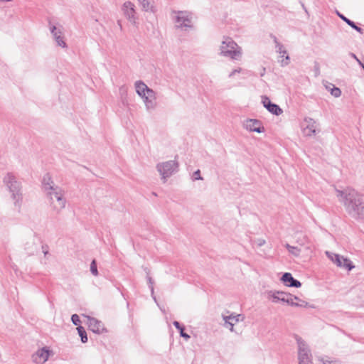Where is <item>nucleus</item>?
<instances>
[{
    "label": "nucleus",
    "instance_id": "nucleus-5",
    "mask_svg": "<svg viewBox=\"0 0 364 364\" xmlns=\"http://www.w3.org/2000/svg\"><path fill=\"white\" fill-rule=\"evenodd\" d=\"M172 18L176 27L183 31H187L193 28V15L187 11H173Z\"/></svg>",
    "mask_w": 364,
    "mask_h": 364
},
{
    "label": "nucleus",
    "instance_id": "nucleus-3",
    "mask_svg": "<svg viewBox=\"0 0 364 364\" xmlns=\"http://www.w3.org/2000/svg\"><path fill=\"white\" fill-rule=\"evenodd\" d=\"M3 183L11 193L14 206L20 208L22 203L21 185L12 173H8L3 178Z\"/></svg>",
    "mask_w": 364,
    "mask_h": 364
},
{
    "label": "nucleus",
    "instance_id": "nucleus-16",
    "mask_svg": "<svg viewBox=\"0 0 364 364\" xmlns=\"http://www.w3.org/2000/svg\"><path fill=\"white\" fill-rule=\"evenodd\" d=\"M274 42L275 43L277 52L280 55L279 58H284V59L281 60L282 66L287 65L289 63V56L287 55V50L284 48V46L277 41L275 36H274Z\"/></svg>",
    "mask_w": 364,
    "mask_h": 364
},
{
    "label": "nucleus",
    "instance_id": "nucleus-9",
    "mask_svg": "<svg viewBox=\"0 0 364 364\" xmlns=\"http://www.w3.org/2000/svg\"><path fill=\"white\" fill-rule=\"evenodd\" d=\"M122 12L127 19L134 26L137 24L138 16L135 9V5L131 1H126L122 7Z\"/></svg>",
    "mask_w": 364,
    "mask_h": 364
},
{
    "label": "nucleus",
    "instance_id": "nucleus-30",
    "mask_svg": "<svg viewBox=\"0 0 364 364\" xmlns=\"http://www.w3.org/2000/svg\"><path fill=\"white\" fill-rule=\"evenodd\" d=\"M71 321L73 323L75 326H80L81 321L80 317L77 314H73L71 316Z\"/></svg>",
    "mask_w": 364,
    "mask_h": 364
},
{
    "label": "nucleus",
    "instance_id": "nucleus-19",
    "mask_svg": "<svg viewBox=\"0 0 364 364\" xmlns=\"http://www.w3.org/2000/svg\"><path fill=\"white\" fill-rule=\"evenodd\" d=\"M242 317L241 314L236 316H223V320L225 321V326L227 328H230L231 331H233L234 326L240 321V318Z\"/></svg>",
    "mask_w": 364,
    "mask_h": 364
},
{
    "label": "nucleus",
    "instance_id": "nucleus-32",
    "mask_svg": "<svg viewBox=\"0 0 364 364\" xmlns=\"http://www.w3.org/2000/svg\"><path fill=\"white\" fill-rule=\"evenodd\" d=\"M242 71V68H238L237 69H235L233 70L230 74H229V77L231 78V77H233L235 76V74L237 73H241Z\"/></svg>",
    "mask_w": 364,
    "mask_h": 364
},
{
    "label": "nucleus",
    "instance_id": "nucleus-38",
    "mask_svg": "<svg viewBox=\"0 0 364 364\" xmlns=\"http://www.w3.org/2000/svg\"><path fill=\"white\" fill-rule=\"evenodd\" d=\"M323 364H336V363H335L332 361H329V360H325V361L323 360Z\"/></svg>",
    "mask_w": 364,
    "mask_h": 364
},
{
    "label": "nucleus",
    "instance_id": "nucleus-13",
    "mask_svg": "<svg viewBox=\"0 0 364 364\" xmlns=\"http://www.w3.org/2000/svg\"><path fill=\"white\" fill-rule=\"evenodd\" d=\"M144 103L146 109L147 111L154 110L157 106L156 103V93L151 90L146 93V95L141 97Z\"/></svg>",
    "mask_w": 364,
    "mask_h": 364
},
{
    "label": "nucleus",
    "instance_id": "nucleus-21",
    "mask_svg": "<svg viewBox=\"0 0 364 364\" xmlns=\"http://www.w3.org/2000/svg\"><path fill=\"white\" fill-rule=\"evenodd\" d=\"M138 2L141 6L142 11L154 14L156 12V9L154 6L152 0H138Z\"/></svg>",
    "mask_w": 364,
    "mask_h": 364
},
{
    "label": "nucleus",
    "instance_id": "nucleus-1",
    "mask_svg": "<svg viewBox=\"0 0 364 364\" xmlns=\"http://www.w3.org/2000/svg\"><path fill=\"white\" fill-rule=\"evenodd\" d=\"M338 201L348 214L355 219H364V202L362 196L353 188L346 187L335 189Z\"/></svg>",
    "mask_w": 364,
    "mask_h": 364
},
{
    "label": "nucleus",
    "instance_id": "nucleus-35",
    "mask_svg": "<svg viewBox=\"0 0 364 364\" xmlns=\"http://www.w3.org/2000/svg\"><path fill=\"white\" fill-rule=\"evenodd\" d=\"M148 281H149V283L150 284V288H151V293L154 294V287H153L152 279L151 277H149Z\"/></svg>",
    "mask_w": 364,
    "mask_h": 364
},
{
    "label": "nucleus",
    "instance_id": "nucleus-28",
    "mask_svg": "<svg viewBox=\"0 0 364 364\" xmlns=\"http://www.w3.org/2000/svg\"><path fill=\"white\" fill-rule=\"evenodd\" d=\"M331 94L335 97H339L341 95V91L338 87H333L331 89Z\"/></svg>",
    "mask_w": 364,
    "mask_h": 364
},
{
    "label": "nucleus",
    "instance_id": "nucleus-11",
    "mask_svg": "<svg viewBox=\"0 0 364 364\" xmlns=\"http://www.w3.org/2000/svg\"><path fill=\"white\" fill-rule=\"evenodd\" d=\"M318 123L311 117H305L303 124V133L306 136H311L317 133Z\"/></svg>",
    "mask_w": 364,
    "mask_h": 364
},
{
    "label": "nucleus",
    "instance_id": "nucleus-39",
    "mask_svg": "<svg viewBox=\"0 0 364 364\" xmlns=\"http://www.w3.org/2000/svg\"><path fill=\"white\" fill-rule=\"evenodd\" d=\"M43 253H44V255H46L48 253V250H46L44 247H43Z\"/></svg>",
    "mask_w": 364,
    "mask_h": 364
},
{
    "label": "nucleus",
    "instance_id": "nucleus-25",
    "mask_svg": "<svg viewBox=\"0 0 364 364\" xmlns=\"http://www.w3.org/2000/svg\"><path fill=\"white\" fill-rule=\"evenodd\" d=\"M341 267L346 269L348 271H350L355 267V266L353 264L352 262L349 259L343 257L342 261V267Z\"/></svg>",
    "mask_w": 364,
    "mask_h": 364
},
{
    "label": "nucleus",
    "instance_id": "nucleus-8",
    "mask_svg": "<svg viewBox=\"0 0 364 364\" xmlns=\"http://www.w3.org/2000/svg\"><path fill=\"white\" fill-rule=\"evenodd\" d=\"M298 345V361L299 364H313L312 355L309 346L300 337L296 338Z\"/></svg>",
    "mask_w": 364,
    "mask_h": 364
},
{
    "label": "nucleus",
    "instance_id": "nucleus-14",
    "mask_svg": "<svg viewBox=\"0 0 364 364\" xmlns=\"http://www.w3.org/2000/svg\"><path fill=\"white\" fill-rule=\"evenodd\" d=\"M243 127L245 129H247L249 132L262 133L264 130L261 122L258 119H246L243 122Z\"/></svg>",
    "mask_w": 364,
    "mask_h": 364
},
{
    "label": "nucleus",
    "instance_id": "nucleus-26",
    "mask_svg": "<svg viewBox=\"0 0 364 364\" xmlns=\"http://www.w3.org/2000/svg\"><path fill=\"white\" fill-rule=\"evenodd\" d=\"M77 330L78 331L79 336L81 338L82 342L86 343L87 341V333H86L85 330L84 329V328L82 326H79L77 328Z\"/></svg>",
    "mask_w": 364,
    "mask_h": 364
},
{
    "label": "nucleus",
    "instance_id": "nucleus-41",
    "mask_svg": "<svg viewBox=\"0 0 364 364\" xmlns=\"http://www.w3.org/2000/svg\"><path fill=\"white\" fill-rule=\"evenodd\" d=\"M120 91H121V92H122V91H123V92H126L127 90H126V88H125V87H121V88H120Z\"/></svg>",
    "mask_w": 364,
    "mask_h": 364
},
{
    "label": "nucleus",
    "instance_id": "nucleus-34",
    "mask_svg": "<svg viewBox=\"0 0 364 364\" xmlns=\"http://www.w3.org/2000/svg\"><path fill=\"white\" fill-rule=\"evenodd\" d=\"M180 336L184 338L186 340H188L190 338V336L185 333L183 329H181Z\"/></svg>",
    "mask_w": 364,
    "mask_h": 364
},
{
    "label": "nucleus",
    "instance_id": "nucleus-4",
    "mask_svg": "<svg viewBox=\"0 0 364 364\" xmlns=\"http://www.w3.org/2000/svg\"><path fill=\"white\" fill-rule=\"evenodd\" d=\"M220 54L232 60H240L242 57V51L241 47L231 38L223 37V40L220 46Z\"/></svg>",
    "mask_w": 364,
    "mask_h": 364
},
{
    "label": "nucleus",
    "instance_id": "nucleus-12",
    "mask_svg": "<svg viewBox=\"0 0 364 364\" xmlns=\"http://www.w3.org/2000/svg\"><path fill=\"white\" fill-rule=\"evenodd\" d=\"M50 31L58 46L63 48H67V44L64 41L63 27L52 25L50 26Z\"/></svg>",
    "mask_w": 364,
    "mask_h": 364
},
{
    "label": "nucleus",
    "instance_id": "nucleus-6",
    "mask_svg": "<svg viewBox=\"0 0 364 364\" xmlns=\"http://www.w3.org/2000/svg\"><path fill=\"white\" fill-rule=\"evenodd\" d=\"M178 169V163L176 160H170L157 164L156 170L161 175V178L164 183Z\"/></svg>",
    "mask_w": 364,
    "mask_h": 364
},
{
    "label": "nucleus",
    "instance_id": "nucleus-40",
    "mask_svg": "<svg viewBox=\"0 0 364 364\" xmlns=\"http://www.w3.org/2000/svg\"><path fill=\"white\" fill-rule=\"evenodd\" d=\"M301 301H303L299 299V300H294V302H296V303H301Z\"/></svg>",
    "mask_w": 364,
    "mask_h": 364
},
{
    "label": "nucleus",
    "instance_id": "nucleus-31",
    "mask_svg": "<svg viewBox=\"0 0 364 364\" xmlns=\"http://www.w3.org/2000/svg\"><path fill=\"white\" fill-rule=\"evenodd\" d=\"M192 179L193 181H196V180H203V177H201L200 176V170H197L196 171L193 173V176H192Z\"/></svg>",
    "mask_w": 364,
    "mask_h": 364
},
{
    "label": "nucleus",
    "instance_id": "nucleus-15",
    "mask_svg": "<svg viewBox=\"0 0 364 364\" xmlns=\"http://www.w3.org/2000/svg\"><path fill=\"white\" fill-rule=\"evenodd\" d=\"M87 320L89 328L94 333H101L105 331L102 321L90 316H84Z\"/></svg>",
    "mask_w": 364,
    "mask_h": 364
},
{
    "label": "nucleus",
    "instance_id": "nucleus-20",
    "mask_svg": "<svg viewBox=\"0 0 364 364\" xmlns=\"http://www.w3.org/2000/svg\"><path fill=\"white\" fill-rule=\"evenodd\" d=\"M136 92L141 97L146 95L147 92L151 91L152 89L149 88L143 81L137 80L134 83Z\"/></svg>",
    "mask_w": 364,
    "mask_h": 364
},
{
    "label": "nucleus",
    "instance_id": "nucleus-23",
    "mask_svg": "<svg viewBox=\"0 0 364 364\" xmlns=\"http://www.w3.org/2000/svg\"><path fill=\"white\" fill-rule=\"evenodd\" d=\"M337 14L343 21H345L351 28H354L360 33H363V29L360 27L357 26L353 21H350V19L344 16L343 14H340L338 11H337Z\"/></svg>",
    "mask_w": 364,
    "mask_h": 364
},
{
    "label": "nucleus",
    "instance_id": "nucleus-24",
    "mask_svg": "<svg viewBox=\"0 0 364 364\" xmlns=\"http://www.w3.org/2000/svg\"><path fill=\"white\" fill-rule=\"evenodd\" d=\"M285 247L288 250L289 252L295 257H299L301 254V249L297 246H292L289 244H286Z\"/></svg>",
    "mask_w": 364,
    "mask_h": 364
},
{
    "label": "nucleus",
    "instance_id": "nucleus-22",
    "mask_svg": "<svg viewBox=\"0 0 364 364\" xmlns=\"http://www.w3.org/2000/svg\"><path fill=\"white\" fill-rule=\"evenodd\" d=\"M326 255L329 259H331L335 264H336L337 267H342L343 256L328 251L326 252Z\"/></svg>",
    "mask_w": 364,
    "mask_h": 364
},
{
    "label": "nucleus",
    "instance_id": "nucleus-27",
    "mask_svg": "<svg viewBox=\"0 0 364 364\" xmlns=\"http://www.w3.org/2000/svg\"><path fill=\"white\" fill-rule=\"evenodd\" d=\"M296 242L300 246H304V245L309 244V240L306 235H302L296 238Z\"/></svg>",
    "mask_w": 364,
    "mask_h": 364
},
{
    "label": "nucleus",
    "instance_id": "nucleus-7",
    "mask_svg": "<svg viewBox=\"0 0 364 364\" xmlns=\"http://www.w3.org/2000/svg\"><path fill=\"white\" fill-rule=\"evenodd\" d=\"M269 295L272 298V302L274 303L282 301L292 306L304 307L307 306L306 301H301V303L294 302V300H299V298L284 291H270Z\"/></svg>",
    "mask_w": 364,
    "mask_h": 364
},
{
    "label": "nucleus",
    "instance_id": "nucleus-37",
    "mask_svg": "<svg viewBox=\"0 0 364 364\" xmlns=\"http://www.w3.org/2000/svg\"><path fill=\"white\" fill-rule=\"evenodd\" d=\"M264 243H265V240H259V242H258V245H259V246H262V245H263Z\"/></svg>",
    "mask_w": 364,
    "mask_h": 364
},
{
    "label": "nucleus",
    "instance_id": "nucleus-36",
    "mask_svg": "<svg viewBox=\"0 0 364 364\" xmlns=\"http://www.w3.org/2000/svg\"><path fill=\"white\" fill-rule=\"evenodd\" d=\"M351 56L355 58L356 60V61L359 63V64H361V62L360 60L356 57V55L354 54V53H351L350 54Z\"/></svg>",
    "mask_w": 364,
    "mask_h": 364
},
{
    "label": "nucleus",
    "instance_id": "nucleus-18",
    "mask_svg": "<svg viewBox=\"0 0 364 364\" xmlns=\"http://www.w3.org/2000/svg\"><path fill=\"white\" fill-rule=\"evenodd\" d=\"M282 281L288 287L299 288L301 286L299 281L295 279L291 274L289 272L284 273L282 277Z\"/></svg>",
    "mask_w": 364,
    "mask_h": 364
},
{
    "label": "nucleus",
    "instance_id": "nucleus-17",
    "mask_svg": "<svg viewBox=\"0 0 364 364\" xmlns=\"http://www.w3.org/2000/svg\"><path fill=\"white\" fill-rule=\"evenodd\" d=\"M262 104L264 107L272 114L277 116L282 114V109L276 104L272 103L267 97H262Z\"/></svg>",
    "mask_w": 364,
    "mask_h": 364
},
{
    "label": "nucleus",
    "instance_id": "nucleus-10",
    "mask_svg": "<svg viewBox=\"0 0 364 364\" xmlns=\"http://www.w3.org/2000/svg\"><path fill=\"white\" fill-rule=\"evenodd\" d=\"M50 355H52V351L48 347H43L32 355L31 359L36 364H44Z\"/></svg>",
    "mask_w": 364,
    "mask_h": 364
},
{
    "label": "nucleus",
    "instance_id": "nucleus-2",
    "mask_svg": "<svg viewBox=\"0 0 364 364\" xmlns=\"http://www.w3.org/2000/svg\"><path fill=\"white\" fill-rule=\"evenodd\" d=\"M42 188L48 201L50 210L55 214H60L67 205L65 191L55 184L49 173L44 175Z\"/></svg>",
    "mask_w": 364,
    "mask_h": 364
},
{
    "label": "nucleus",
    "instance_id": "nucleus-33",
    "mask_svg": "<svg viewBox=\"0 0 364 364\" xmlns=\"http://www.w3.org/2000/svg\"><path fill=\"white\" fill-rule=\"evenodd\" d=\"M173 326L181 332V329H183L184 330V327H183L182 326H181V324L179 323V322L178 321H173Z\"/></svg>",
    "mask_w": 364,
    "mask_h": 364
},
{
    "label": "nucleus",
    "instance_id": "nucleus-29",
    "mask_svg": "<svg viewBox=\"0 0 364 364\" xmlns=\"http://www.w3.org/2000/svg\"><path fill=\"white\" fill-rule=\"evenodd\" d=\"M90 272L95 276H97L98 274L97 264L95 260H93L90 264Z\"/></svg>",
    "mask_w": 364,
    "mask_h": 364
}]
</instances>
